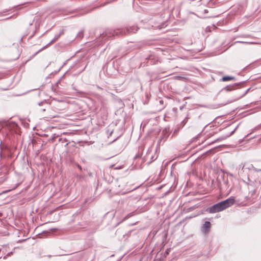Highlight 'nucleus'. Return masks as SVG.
<instances>
[{"mask_svg":"<svg viewBox=\"0 0 261 261\" xmlns=\"http://www.w3.org/2000/svg\"><path fill=\"white\" fill-rule=\"evenodd\" d=\"M234 203L233 198H229L225 200L220 202L208 208L207 211L210 213H216L222 211L230 207Z\"/></svg>","mask_w":261,"mask_h":261,"instance_id":"1","label":"nucleus"},{"mask_svg":"<svg viewBox=\"0 0 261 261\" xmlns=\"http://www.w3.org/2000/svg\"><path fill=\"white\" fill-rule=\"evenodd\" d=\"M211 224L209 221H206L202 227V231L204 233H207L211 228Z\"/></svg>","mask_w":261,"mask_h":261,"instance_id":"2","label":"nucleus"},{"mask_svg":"<svg viewBox=\"0 0 261 261\" xmlns=\"http://www.w3.org/2000/svg\"><path fill=\"white\" fill-rule=\"evenodd\" d=\"M125 34H126V33L124 31H120V30H116V31H113V33H112V35L113 36H121V35H123Z\"/></svg>","mask_w":261,"mask_h":261,"instance_id":"3","label":"nucleus"},{"mask_svg":"<svg viewBox=\"0 0 261 261\" xmlns=\"http://www.w3.org/2000/svg\"><path fill=\"white\" fill-rule=\"evenodd\" d=\"M235 80L234 77L230 76H225L222 78V81L223 82L230 81V80Z\"/></svg>","mask_w":261,"mask_h":261,"instance_id":"4","label":"nucleus"},{"mask_svg":"<svg viewBox=\"0 0 261 261\" xmlns=\"http://www.w3.org/2000/svg\"><path fill=\"white\" fill-rule=\"evenodd\" d=\"M63 34V31H62L61 32H60V33H59V35H56V36H55V38H54V39H53V40L50 42V43H49V44H51V43H52L54 42L55 41H56V40H57V39L60 37V36L62 34Z\"/></svg>","mask_w":261,"mask_h":261,"instance_id":"5","label":"nucleus"},{"mask_svg":"<svg viewBox=\"0 0 261 261\" xmlns=\"http://www.w3.org/2000/svg\"><path fill=\"white\" fill-rule=\"evenodd\" d=\"M232 87L233 86H226L225 89L227 90V91H230L232 89Z\"/></svg>","mask_w":261,"mask_h":261,"instance_id":"6","label":"nucleus"},{"mask_svg":"<svg viewBox=\"0 0 261 261\" xmlns=\"http://www.w3.org/2000/svg\"><path fill=\"white\" fill-rule=\"evenodd\" d=\"M238 42H236V43H237ZM238 42L245 43V44H254V42H244V41H239Z\"/></svg>","mask_w":261,"mask_h":261,"instance_id":"7","label":"nucleus"},{"mask_svg":"<svg viewBox=\"0 0 261 261\" xmlns=\"http://www.w3.org/2000/svg\"><path fill=\"white\" fill-rule=\"evenodd\" d=\"M175 78L176 79H178V80H179V79H182L183 77H181V76H175Z\"/></svg>","mask_w":261,"mask_h":261,"instance_id":"8","label":"nucleus"},{"mask_svg":"<svg viewBox=\"0 0 261 261\" xmlns=\"http://www.w3.org/2000/svg\"><path fill=\"white\" fill-rule=\"evenodd\" d=\"M233 133V131H232L228 136H227V137H229L231 135H232Z\"/></svg>","mask_w":261,"mask_h":261,"instance_id":"9","label":"nucleus"},{"mask_svg":"<svg viewBox=\"0 0 261 261\" xmlns=\"http://www.w3.org/2000/svg\"><path fill=\"white\" fill-rule=\"evenodd\" d=\"M126 31H127L128 33H129V32H130V31H130L129 29H127V30H126Z\"/></svg>","mask_w":261,"mask_h":261,"instance_id":"10","label":"nucleus"},{"mask_svg":"<svg viewBox=\"0 0 261 261\" xmlns=\"http://www.w3.org/2000/svg\"><path fill=\"white\" fill-rule=\"evenodd\" d=\"M250 35H249L244 36V37H250Z\"/></svg>","mask_w":261,"mask_h":261,"instance_id":"11","label":"nucleus"},{"mask_svg":"<svg viewBox=\"0 0 261 261\" xmlns=\"http://www.w3.org/2000/svg\"><path fill=\"white\" fill-rule=\"evenodd\" d=\"M79 169H81V167L80 166H79Z\"/></svg>","mask_w":261,"mask_h":261,"instance_id":"12","label":"nucleus"}]
</instances>
